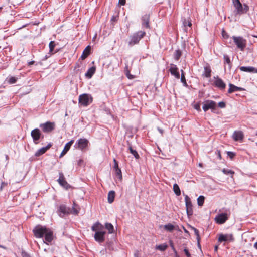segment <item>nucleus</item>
Segmentation results:
<instances>
[{
    "mask_svg": "<svg viewBox=\"0 0 257 257\" xmlns=\"http://www.w3.org/2000/svg\"><path fill=\"white\" fill-rule=\"evenodd\" d=\"M146 35V32L143 31H139L133 33L130 37L128 45L133 46L139 43L140 41Z\"/></svg>",
    "mask_w": 257,
    "mask_h": 257,
    "instance_id": "obj_1",
    "label": "nucleus"
},
{
    "mask_svg": "<svg viewBox=\"0 0 257 257\" xmlns=\"http://www.w3.org/2000/svg\"><path fill=\"white\" fill-rule=\"evenodd\" d=\"M232 38L237 48L240 51H243L247 45L246 40L241 36H233Z\"/></svg>",
    "mask_w": 257,
    "mask_h": 257,
    "instance_id": "obj_2",
    "label": "nucleus"
},
{
    "mask_svg": "<svg viewBox=\"0 0 257 257\" xmlns=\"http://www.w3.org/2000/svg\"><path fill=\"white\" fill-rule=\"evenodd\" d=\"M47 229L45 226L40 225L36 226L33 230L35 237L38 238H42L47 231Z\"/></svg>",
    "mask_w": 257,
    "mask_h": 257,
    "instance_id": "obj_3",
    "label": "nucleus"
},
{
    "mask_svg": "<svg viewBox=\"0 0 257 257\" xmlns=\"http://www.w3.org/2000/svg\"><path fill=\"white\" fill-rule=\"evenodd\" d=\"M93 98L88 94H83L79 97V103L83 106H87L92 103Z\"/></svg>",
    "mask_w": 257,
    "mask_h": 257,
    "instance_id": "obj_4",
    "label": "nucleus"
},
{
    "mask_svg": "<svg viewBox=\"0 0 257 257\" xmlns=\"http://www.w3.org/2000/svg\"><path fill=\"white\" fill-rule=\"evenodd\" d=\"M89 142L86 138H80L77 140L74 145L76 149L83 151L87 148Z\"/></svg>",
    "mask_w": 257,
    "mask_h": 257,
    "instance_id": "obj_5",
    "label": "nucleus"
},
{
    "mask_svg": "<svg viewBox=\"0 0 257 257\" xmlns=\"http://www.w3.org/2000/svg\"><path fill=\"white\" fill-rule=\"evenodd\" d=\"M40 127L44 133H49L52 132L55 127L54 122L47 121L40 124Z\"/></svg>",
    "mask_w": 257,
    "mask_h": 257,
    "instance_id": "obj_6",
    "label": "nucleus"
},
{
    "mask_svg": "<svg viewBox=\"0 0 257 257\" xmlns=\"http://www.w3.org/2000/svg\"><path fill=\"white\" fill-rule=\"evenodd\" d=\"M31 136L35 144H38L39 140L41 138H43V135H42L40 130L38 128H36L31 131Z\"/></svg>",
    "mask_w": 257,
    "mask_h": 257,
    "instance_id": "obj_7",
    "label": "nucleus"
},
{
    "mask_svg": "<svg viewBox=\"0 0 257 257\" xmlns=\"http://www.w3.org/2000/svg\"><path fill=\"white\" fill-rule=\"evenodd\" d=\"M59 179L57 181L59 184L66 189H68L70 188V185L66 181L64 175L62 172H59Z\"/></svg>",
    "mask_w": 257,
    "mask_h": 257,
    "instance_id": "obj_8",
    "label": "nucleus"
},
{
    "mask_svg": "<svg viewBox=\"0 0 257 257\" xmlns=\"http://www.w3.org/2000/svg\"><path fill=\"white\" fill-rule=\"evenodd\" d=\"M216 107V103L215 101L210 100H207L205 101L203 106V110L206 112L208 109H215Z\"/></svg>",
    "mask_w": 257,
    "mask_h": 257,
    "instance_id": "obj_9",
    "label": "nucleus"
},
{
    "mask_svg": "<svg viewBox=\"0 0 257 257\" xmlns=\"http://www.w3.org/2000/svg\"><path fill=\"white\" fill-rule=\"evenodd\" d=\"M185 202L186 208V211L188 215H191L193 213L192 205L189 197L187 195L185 196Z\"/></svg>",
    "mask_w": 257,
    "mask_h": 257,
    "instance_id": "obj_10",
    "label": "nucleus"
},
{
    "mask_svg": "<svg viewBox=\"0 0 257 257\" xmlns=\"http://www.w3.org/2000/svg\"><path fill=\"white\" fill-rule=\"evenodd\" d=\"M44 236H45V239L43 240L44 243L48 245L53 239V232L51 230L48 228Z\"/></svg>",
    "mask_w": 257,
    "mask_h": 257,
    "instance_id": "obj_11",
    "label": "nucleus"
},
{
    "mask_svg": "<svg viewBox=\"0 0 257 257\" xmlns=\"http://www.w3.org/2000/svg\"><path fill=\"white\" fill-rule=\"evenodd\" d=\"M106 232L104 231H98L95 232L94 238L96 241L101 243L105 240V234Z\"/></svg>",
    "mask_w": 257,
    "mask_h": 257,
    "instance_id": "obj_12",
    "label": "nucleus"
},
{
    "mask_svg": "<svg viewBox=\"0 0 257 257\" xmlns=\"http://www.w3.org/2000/svg\"><path fill=\"white\" fill-rule=\"evenodd\" d=\"M228 219L227 215L226 213H221L215 217V220L216 223L221 224L224 223Z\"/></svg>",
    "mask_w": 257,
    "mask_h": 257,
    "instance_id": "obj_13",
    "label": "nucleus"
},
{
    "mask_svg": "<svg viewBox=\"0 0 257 257\" xmlns=\"http://www.w3.org/2000/svg\"><path fill=\"white\" fill-rule=\"evenodd\" d=\"M232 138L235 141L242 142L244 138V135L241 131H235L233 133Z\"/></svg>",
    "mask_w": 257,
    "mask_h": 257,
    "instance_id": "obj_14",
    "label": "nucleus"
},
{
    "mask_svg": "<svg viewBox=\"0 0 257 257\" xmlns=\"http://www.w3.org/2000/svg\"><path fill=\"white\" fill-rule=\"evenodd\" d=\"M215 86L220 90H224L226 87V84L220 78L217 77L214 81Z\"/></svg>",
    "mask_w": 257,
    "mask_h": 257,
    "instance_id": "obj_15",
    "label": "nucleus"
},
{
    "mask_svg": "<svg viewBox=\"0 0 257 257\" xmlns=\"http://www.w3.org/2000/svg\"><path fill=\"white\" fill-rule=\"evenodd\" d=\"M171 67L169 69V71L172 75L175 76V77L177 79L180 78V74L178 71V69L176 65L173 64H171Z\"/></svg>",
    "mask_w": 257,
    "mask_h": 257,
    "instance_id": "obj_16",
    "label": "nucleus"
},
{
    "mask_svg": "<svg viewBox=\"0 0 257 257\" xmlns=\"http://www.w3.org/2000/svg\"><path fill=\"white\" fill-rule=\"evenodd\" d=\"M232 3L235 8L237 13L238 14H242L243 6L239 0H232Z\"/></svg>",
    "mask_w": 257,
    "mask_h": 257,
    "instance_id": "obj_17",
    "label": "nucleus"
},
{
    "mask_svg": "<svg viewBox=\"0 0 257 257\" xmlns=\"http://www.w3.org/2000/svg\"><path fill=\"white\" fill-rule=\"evenodd\" d=\"M104 226L100 222H97L91 227V230L95 232L103 231Z\"/></svg>",
    "mask_w": 257,
    "mask_h": 257,
    "instance_id": "obj_18",
    "label": "nucleus"
},
{
    "mask_svg": "<svg viewBox=\"0 0 257 257\" xmlns=\"http://www.w3.org/2000/svg\"><path fill=\"white\" fill-rule=\"evenodd\" d=\"M51 146V144L47 145L46 147L38 149L35 153V156L38 157L44 154Z\"/></svg>",
    "mask_w": 257,
    "mask_h": 257,
    "instance_id": "obj_19",
    "label": "nucleus"
},
{
    "mask_svg": "<svg viewBox=\"0 0 257 257\" xmlns=\"http://www.w3.org/2000/svg\"><path fill=\"white\" fill-rule=\"evenodd\" d=\"M233 240V236L232 234H220L218 238V241L221 242L227 240Z\"/></svg>",
    "mask_w": 257,
    "mask_h": 257,
    "instance_id": "obj_20",
    "label": "nucleus"
},
{
    "mask_svg": "<svg viewBox=\"0 0 257 257\" xmlns=\"http://www.w3.org/2000/svg\"><path fill=\"white\" fill-rule=\"evenodd\" d=\"M240 70L244 72L257 73V69L252 66H241Z\"/></svg>",
    "mask_w": 257,
    "mask_h": 257,
    "instance_id": "obj_21",
    "label": "nucleus"
},
{
    "mask_svg": "<svg viewBox=\"0 0 257 257\" xmlns=\"http://www.w3.org/2000/svg\"><path fill=\"white\" fill-rule=\"evenodd\" d=\"M149 18L150 16L148 14L144 15L142 18V26L146 28H149Z\"/></svg>",
    "mask_w": 257,
    "mask_h": 257,
    "instance_id": "obj_22",
    "label": "nucleus"
},
{
    "mask_svg": "<svg viewBox=\"0 0 257 257\" xmlns=\"http://www.w3.org/2000/svg\"><path fill=\"white\" fill-rule=\"evenodd\" d=\"M73 143L74 140H71L65 145L64 148L62 151L61 155L60 156V158L63 156L69 151V150L70 148V147L71 146Z\"/></svg>",
    "mask_w": 257,
    "mask_h": 257,
    "instance_id": "obj_23",
    "label": "nucleus"
},
{
    "mask_svg": "<svg viewBox=\"0 0 257 257\" xmlns=\"http://www.w3.org/2000/svg\"><path fill=\"white\" fill-rule=\"evenodd\" d=\"M96 69V68L95 66L90 67L85 74V76L88 79L92 78L94 74L95 73Z\"/></svg>",
    "mask_w": 257,
    "mask_h": 257,
    "instance_id": "obj_24",
    "label": "nucleus"
},
{
    "mask_svg": "<svg viewBox=\"0 0 257 257\" xmlns=\"http://www.w3.org/2000/svg\"><path fill=\"white\" fill-rule=\"evenodd\" d=\"M91 50V47L90 46H87L85 49L84 50L80 58L82 60H84L86 59L90 54Z\"/></svg>",
    "mask_w": 257,
    "mask_h": 257,
    "instance_id": "obj_25",
    "label": "nucleus"
},
{
    "mask_svg": "<svg viewBox=\"0 0 257 257\" xmlns=\"http://www.w3.org/2000/svg\"><path fill=\"white\" fill-rule=\"evenodd\" d=\"M211 69L209 65H206L204 68V72L202 75L206 78L211 77Z\"/></svg>",
    "mask_w": 257,
    "mask_h": 257,
    "instance_id": "obj_26",
    "label": "nucleus"
},
{
    "mask_svg": "<svg viewBox=\"0 0 257 257\" xmlns=\"http://www.w3.org/2000/svg\"><path fill=\"white\" fill-rule=\"evenodd\" d=\"M229 88L228 90V92L229 93H232V92H234L235 91H241L242 90V88L241 87H238L237 86H236L234 85L233 84H232L230 83L229 84Z\"/></svg>",
    "mask_w": 257,
    "mask_h": 257,
    "instance_id": "obj_27",
    "label": "nucleus"
},
{
    "mask_svg": "<svg viewBox=\"0 0 257 257\" xmlns=\"http://www.w3.org/2000/svg\"><path fill=\"white\" fill-rule=\"evenodd\" d=\"M105 228L108 231L109 234H112L114 232V227L110 223H106Z\"/></svg>",
    "mask_w": 257,
    "mask_h": 257,
    "instance_id": "obj_28",
    "label": "nucleus"
},
{
    "mask_svg": "<svg viewBox=\"0 0 257 257\" xmlns=\"http://www.w3.org/2000/svg\"><path fill=\"white\" fill-rule=\"evenodd\" d=\"M115 192L114 191H110L109 192L108 194V202L109 203H112L114 201L115 197Z\"/></svg>",
    "mask_w": 257,
    "mask_h": 257,
    "instance_id": "obj_29",
    "label": "nucleus"
},
{
    "mask_svg": "<svg viewBox=\"0 0 257 257\" xmlns=\"http://www.w3.org/2000/svg\"><path fill=\"white\" fill-rule=\"evenodd\" d=\"M59 211L62 213L63 215H64L65 214H69V209L67 208L65 205H61L59 207Z\"/></svg>",
    "mask_w": 257,
    "mask_h": 257,
    "instance_id": "obj_30",
    "label": "nucleus"
},
{
    "mask_svg": "<svg viewBox=\"0 0 257 257\" xmlns=\"http://www.w3.org/2000/svg\"><path fill=\"white\" fill-rule=\"evenodd\" d=\"M164 228L169 232H172L173 230L176 229L175 226L171 223H168L164 226Z\"/></svg>",
    "mask_w": 257,
    "mask_h": 257,
    "instance_id": "obj_31",
    "label": "nucleus"
},
{
    "mask_svg": "<svg viewBox=\"0 0 257 257\" xmlns=\"http://www.w3.org/2000/svg\"><path fill=\"white\" fill-rule=\"evenodd\" d=\"M80 210V207L74 202L71 213L73 214H78Z\"/></svg>",
    "mask_w": 257,
    "mask_h": 257,
    "instance_id": "obj_32",
    "label": "nucleus"
},
{
    "mask_svg": "<svg viewBox=\"0 0 257 257\" xmlns=\"http://www.w3.org/2000/svg\"><path fill=\"white\" fill-rule=\"evenodd\" d=\"M168 247V245L166 243L156 245L155 247L156 249L160 250L161 251H165Z\"/></svg>",
    "mask_w": 257,
    "mask_h": 257,
    "instance_id": "obj_33",
    "label": "nucleus"
},
{
    "mask_svg": "<svg viewBox=\"0 0 257 257\" xmlns=\"http://www.w3.org/2000/svg\"><path fill=\"white\" fill-rule=\"evenodd\" d=\"M173 191L177 196H180L181 195L180 188L177 184L173 185Z\"/></svg>",
    "mask_w": 257,
    "mask_h": 257,
    "instance_id": "obj_34",
    "label": "nucleus"
},
{
    "mask_svg": "<svg viewBox=\"0 0 257 257\" xmlns=\"http://www.w3.org/2000/svg\"><path fill=\"white\" fill-rule=\"evenodd\" d=\"M223 59H224V64H228L229 67L230 68H231V61H230L229 57L227 55L224 54L223 55Z\"/></svg>",
    "mask_w": 257,
    "mask_h": 257,
    "instance_id": "obj_35",
    "label": "nucleus"
},
{
    "mask_svg": "<svg viewBox=\"0 0 257 257\" xmlns=\"http://www.w3.org/2000/svg\"><path fill=\"white\" fill-rule=\"evenodd\" d=\"M181 55H182L181 51L179 49L176 50L175 51L174 54V59H175V60L178 61L180 59Z\"/></svg>",
    "mask_w": 257,
    "mask_h": 257,
    "instance_id": "obj_36",
    "label": "nucleus"
},
{
    "mask_svg": "<svg viewBox=\"0 0 257 257\" xmlns=\"http://www.w3.org/2000/svg\"><path fill=\"white\" fill-rule=\"evenodd\" d=\"M129 150L130 151V153L134 156L136 159H138L140 158L139 155L137 152L135 150H134L131 146H129Z\"/></svg>",
    "mask_w": 257,
    "mask_h": 257,
    "instance_id": "obj_37",
    "label": "nucleus"
},
{
    "mask_svg": "<svg viewBox=\"0 0 257 257\" xmlns=\"http://www.w3.org/2000/svg\"><path fill=\"white\" fill-rule=\"evenodd\" d=\"M17 79H18L17 78H16L15 77L11 76L10 78H7V82L8 83H9L10 84H12L15 83L17 81Z\"/></svg>",
    "mask_w": 257,
    "mask_h": 257,
    "instance_id": "obj_38",
    "label": "nucleus"
},
{
    "mask_svg": "<svg viewBox=\"0 0 257 257\" xmlns=\"http://www.w3.org/2000/svg\"><path fill=\"white\" fill-rule=\"evenodd\" d=\"M114 170H115V174L118 176V178H119V179L122 180V176L121 169L120 168H117V169H114Z\"/></svg>",
    "mask_w": 257,
    "mask_h": 257,
    "instance_id": "obj_39",
    "label": "nucleus"
},
{
    "mask_svg": "<svg viewBox=\"0 0 257 257\" xmlns=\"http://www.w3.org/2000/svg\"><path fill=\"white\" fill-rule=\"evenodd\" d=\"M204 201V197L200 196L197 199V203L199 206H201L203 205Z\"/></svg>",
    "mask_w": 257,
    "mask_h": 257,
    "instance_id": "obj_40",
    "label": "nucleus"
},
{
    "mask_svg": "<svg viewBox=\"0 0 257 257\" xmlns=\"http://www.w3.org/2000/svg\"><path fill=\"white\" fill-rule=\"evenodd\" d=\"M222 172L224 173V174L226 175L231 174L233 175L234 174V172L233 171L229 169H223L222 170Z\"/></svg>",
    "mask_w": 257,
    "mask_h": 257,
    "instance_id": "obj_41",
    "label": "nucleus"
},
{
    "mask_svg": "<svg viewBox=\"0 0 257 257\" xmlns=\"http://www.w3.org/2000/svg\"><path fill=\"white\" fill-rule=\"evenodd\" d=\"M55 44L54 41H52L49 43V49H50L49 50L50 52H53L54 48L55 47Z\"/></svg>",
    "mask_w": 257,
    "mask_h": 257,
    "instance_id": "obj_42",
    "label": "nucleus"
},
{
    "mask_svg": "<svg viewBox=\"0 0 257 257\" xmlns=\"http://www.w3.org/2000/svg\"><path fill=\"white\" fill-rule=\"evenodd\" d=\"M242 14L246 13L249 10L248 6L245 4H244L243 5H242Z\"/></svg>",
    "mask_w": 257,
    "mask_h": 257,
    "instance_id": "obj_43",
    "label": "nucleus"
},
{
    "mask_svg": "<svg viewBox=\"0 0 257 257\" xmlns=\"http://www.w3.org/2000/svg\"><path fill=\"white\" fill-rule=\"evenodd\" d=\"M181 81L182 83L185 84H186V79L184 75V72L183 70H181Z\"/></svg>",
    "mask_w": 257,
    "mask_h": 257,
    "instance_id": "obj_44",
    "label": "nucleus"
},
{
    "mask_svg": "<svg viewBox=\"0 0 257 257\" xmlns=\"http://www.w3.org/2000/svg\"><path fill=\"white\" fill-rule=\"evenodd\" d=\"M169 244H170V245L172 249L173 250V252L176 255L177 254V252L176 250L175 249V248L174 247L173 241L172 240H170L169 241Z\"/></svg>",
    "mask_w": 257,
    "mask_h": 257,
    "instance_id": "obj_45",
    "label": "nucleus"
},
{
    "mask_svg": "<svg viewBox=\"0 0 257 257\" xmlns=\"http://www.w3.org/2000/svg\"><path fill=\"white\" fill-rule=\"evenodd\" d=\"M193 230L194 231L195 234L197 236V240H198V241H199L200 240L199 231L196 228H193Z\"/></svg>",
    "mask_w": 257,
    "mask_h": 257,
    "instance_id": "obj_46",
    "label": "nucleus"
},
{
    "mask_svg": "<svg viewBox=\"0 0 257 257\" xmlns=\"http://www.w3.org/2000/svg\"><path fill=\"white\" fill-rule=\"evenodd\" d=\"M194 108L196 110H197L198 111H201V108H200V104L199 103L195 104L194 105Z\"/></svg>",
    "mask_w": 257,
    "mask_h": 257,
    "instance_id": "obj_47",
    "label": "nucleus"
},
{
    "mask_svg": "<svg viewBox=\"0 0 257 257\" xmlns=\"http://www.w3.org/2000/svg\"><path fill=\"white\" fill-rule=\"evenodd\" d=\"M227 155H228V156H229L231 159H233L235 154V153H234L233 152H227Z\"/></svg>",
    "mask_w": 257,
    "mask_h": 257,
    "instance_id": "obj_48",
    "label": "nucleus"
},
{
    "mask_svg": "<svg viewBox=\"0 0 257 257\" xmlns=\"http://www.w3.org/2000/svg\"><path fill=\"white\" fill-rule=\"evenodd\" d=\"M222 35L224 39H227V38H229V35H228V34L224 30L222 31Z\"/></svg>",
    "mask_w": 257,
    "mask_h": 257,
    "instance_id": "obj_49",
    "label": "nucleus"
},
{
    "mask_svg": "<svg viewBox=\"0 0 257 257\" xmlns=\"http://www.w3.org/2000/svg\"><path fill=\"white\" fill-rule=\"evenodd\" d=\"M184 252L187 257H191V254L189 253V250L186 248H184Z\"/></svg>",
    "mask_w": 257,
    "mask_h": 257,
    "instance_id": "obj_50",
    "label": "nucleus"
},
{
    "mask_svg": "<svg viewBox=\"0 0 257 257\" xmlns=\"http://www.w3.org/2000/svg\"><path fill=\"white\" fill-rule=\"evenodd\" d=\"M218 106L220 108H224L225 107V103L223 102H220L218 103Z\"/></svg>",
    "mask_w": 257,
    "mask_h": 257,
    "instance_id": "obj_51",
    "label": "nucleus"
},
{
    "mask_svg": "<svg viewBox=\"0 0 257 257\" xmlns=\"http://www.w3.org/2000/svg\"><path fill=\"white\" fill-rule=\"evenodd\" d=\"M83 163V160L82 159H79L78 160H77L78 165L81 166Z\"/></svg>",
    "mask_w": 257,
    "mask_h": 257,
    "instance_id": "obj_52",
    "label": "nucleus"
},
{
    "mask_svg": "<svg viewBox=\"0 0 257 257\" xmlns=\"http://www.w3.org/2000/svg\"><path fill=\"white\" fill-rule=\"evenodd\" d=\"M22 257H30V255L26 252H22Z\"/></svg>",
    "mask_w": 257,
    "mask_h": 257,
    "instance_id": "obj_53",
    "label": "nucleus"
},
{
    "mask_svg": "<svg viewBox=\"0 0 257 257\" xmlns=\"http://www.w3.org/2000/svg\"><path fill=\"white\" fill-rule=\"evenodd\" d=\"M7 185V183H5V182H2L1 183V187H0V191H2V190H3V188L4 186H6Z\"/></svg>",
    "mask_w": 257,
    "mask_h": 257,
    "instance_id": "obj_54",
    "label": "nucleus"
},
{
    "mask_svg": "<svg viewBox=\"0 0 257 257\" xmlns=\"http://www.w3.org/2000/svg\"><path fill=\"white\" fill-rule=\"evenodd\" d=\"M119 4L121 6H124L125 4V0H119Z\"/></svg>",
    "mask_w": 257,
    "mask_h": 257,
    "instance_id": "obj_55",
    "label": "nucleus"
},
{
    "mask_svg": "<svg viewBox=\"0 0 257 257\" xmlns=\"http://www.w3.org/2000/svg\"><path fill=\"white\" fill-rule=\"evenodd\" d=\"M126 74L128 79H132L133 78V76L130 74L129 71H127Z\"/></svg>",
    "mask_w": 257,
    "mask_h": 257,
    "instance_id": "obj_56",
    "label": "nucleus"
},
{
    "mask_svg": "<svg viewBox=\"0 0 257 257\" xmlns=\"http://www.w3.org/2000/svg\"><path fill=\"white\" fill-rule=\"evenodd\" d=\"M183 24H184V26L188 25L189 27H190L192 25V24L190 22H184Z\"/></svg>",
    "mask_w": 257,
    "mask_h": 257,
    "instance_id": "obj_57",
    "label": "nucleus"
},
{
    "mask_svg": "<svg viewBox=\"0 0 257 257\" xmlns=\"http://www.w3.org/2000/svg\"><path fill=\"white\" fill-rule=\"evenodd\" d=\"M217 155H218V157L219 159L221 160V155L220 151L217 150Z\"/></svg>",
    "mask_w": 257,
    "mask_h": 257,
    "instance_id": "obj_58",
    "label": "nucleus"
},
{
    "mask_svg": "<svg viewBox=\"0 0 257 257\" xmlns=\"http://www.w3.org/2000/svg\"><path fill=\"white\" fill-rule=\"evenodd\" d=\"M111 21H112V22H115L117 21V17H115V16H113L111 19Z\"/></svg>",
    "mask_w": 257,
    "mask_h": 257,
    "instance_id": "obj_59",
    "label": "nucleus"
},
{
    "mask_svg": "<svg viewBox=\"0 0 257 257\" xmlns=\"http://www.w3.org/2000/svg\"><path fill=\"white\" fill-rule=\"evenodd\" d=\"M158 130L160 133V134L161 135H163L164 131H163V130L162 128H160L158 127Z\"/></svg>",
    "mask_w": 257,
    "mask_h": 257,
    "instance_id": "obj_60",
    "label": "nucleus"
},
{
    "mask_svg": "<svg viewBox=\"0 0 257 257\" xmlns=\"http://www.w3.org/2000/svg\"><path fill=\"white\" fill-rule=\"evenodd\" d=\"M117 168H119L118 167V163H116L114 165V169H117Z\"/></svg>",
    "mask_w": 257,
    "mask_h": 257,
    "instance_id": "obj_61",
    "label": "nucleus"
},
{
    "mask_svg": "<svg viewBox=\"0 0 257 257\" xmlns=\"http://www.w3.org/2000/svg\"><path fill=\"white\" fill-rule=\"evenodd\" d=\"M254 247L257 249V242L254 243Z\"/></svg>",
    "mask_w": 257,
    "mask_h": 257,
    "instance_id": "obj_62",
    "label": "nucleus"
},
{
    "mask_svg": "<svg viewBox=\"0 0 257 257\" xmlns=\"http://www.w3.org/2000/svg\"><path fill=\"white\" fill-rule=\"evenodd\" d=\"M113 162H114V164L118 163L115 159H113Z\"/></svg>",
    "mask_w": 257,
    "mask_h": 257,
    "instance_id": "obj_63",
    "label": "nucleus"
},
{
    "mask_svg": "<svg viewBox=\"0 0 257 257\" xmlns=\"http://www.w3.org/2000/svg\"><path fill=\"white\" fill-rule=\"evenodd\" d=\"M0 247L2 248H4V249H6V247H5V246H4L3 245H0Z\"/></svg>",
    "mask_w": 257,
    "mask_h": 257,
    "instance_id": "obj_64",
    "label": "nucleus"
}]
</instances>
